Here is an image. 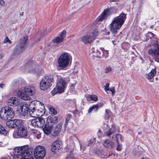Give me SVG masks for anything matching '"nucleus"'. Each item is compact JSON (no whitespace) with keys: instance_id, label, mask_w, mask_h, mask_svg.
I'll list each match as a JSON object with an SVG mask.
<instances>
[{"instance_id":"nucleus-50","label":"nucleus","mask_w":159,"mask_h":159,"mask_svg":"<svg viewBox=\"0 0 159 159\" xmlns=\"http://www.w3.org/2000/svg\"><path fill=\"white\" fill-rule=\"evenodd\" d=\"M5 86V85L4 84H0V88L2 89L4 88Z\"/></svg>"},{"instance_id":"nucleus-24","label":"nucleus","mask_w":159,"mask_h":159,"mask_svg":"<svg viewBox=\"0 0 159 159\" xmlns=\"http://www.w3.org/2000/svg\"><path fill=\"white\" fill-rule=\"evenodd\" d=\"M96 154L101 156L102 158H106L111 156V154H109V155H107L105 154L103 150H94V151Z\"/></svg>"},{"instance_id":"nucleus-17","label":"nucleus","mask_w":159,"mask_h":159,"mask_svg":"<svg viewBox=\"0 0 159 159\" xmlns=\"http://www.w3.org/2000/svg\"><path fill=\"white\" fill-rule=\"evenodd\" d=\"M7 104L9 106L13 107L17 106L20 103V100L17 98L12 97L10 98L7 101Z\"/></svg>"},{"instance_id":"nucleus-16","label":"nucleus","mask_w":159,"mask_h":159,"mask_svg":"<svg viewBox=\"0 0 159 159\" xmlns=\"http://www.w3.org/2000/svg\"><path fill=\"white\" fill-rule=\"evenodd\" d=\"M34 152L36 159H43L46 154L45 150H34Z\"/></svg>"},{"instance_id":"nucleus-29","label":"nucleus","mask_w":159,"mask_h":159,"mask_svg":"<svg viewBox=\"0 0 159 159\" xmlns=\"http://www.w3.org/2000/svg\"><path fill=\"white\" fill-rule=\"evenodd\" d=\"M61 128V125L60 124L56 125L54 129V134L55 135H57L60 133Z\"/></svg>"},{"instance_id":"nucleus-14","label":"nucleus","mask_w":159,"mask_h":159,"mask_svg":"<svg viewBox=\"0 0 159 159\" xmlns=\"http://www.w3.org/2000/svg\"><path fill=\"white\" fill-rule=\"evenodd\" d=\"M113 8L110 7L105 9L102 13L97 19L98 21H101L108 16L113 11Z\"/></svg>"},{"instance_id":"nucleus-53","label":"nucleus","mask_w":159,"mask_h":159,"mask_svg":"<svg viewBox=\"0 0 159 159\" xmlns=\"http://www.w3.org/2000/svg\"><path fill=\"white\" fill-rule=\"evenodd\" d=\"M0 4L2 5L4 4V2L3 0H0Z\"/></svg>"},{"instance_id":"nucleus-62","label":"nucleus","mask_w":159,"mask_h":159,"mask_svg":"<svg viewBox=\"0 0 159 159\" xmlns=\"http://www.w3.org/2000/svg\"><path fill=\"white\" fill-rule=\"evenodd\" d=\"M123 93H121V94H120V95L121 96H123Z\"/></svg>"},{"instance_id":"nucleus-10","label":"nucleus","mask_w":159,"mask_h":159,"mask_svg":"<svg viewBox=\"0 0 159 159\" xmlns=\"http://www.w3.org/2000/svg\"><path fill=\"white\" fill-rule=\"evenodd\" d=\"M102 129L104 135L107 137H110L115 133L116 131L119 129V127L115 124H113L109 126L107 124L105 123L103 124Z\"/></svg>"},{"instance_id":"nucleus-44","label":"nucleus","mask_w":159,"mask_h":159,"mask_svg":"<svg viewBox=\"0 0 159 159\" xmlns=\"http://www.w3.org/2000/svg\"><path fill=\"white\" fill-rule=\"evenodd\" d=\"M8 42L10 44L11 43V41L9 40L7 37L4 39L3 43H6Z\"/></svg>"},{"instance_id":"nucleus-27","label":"nucleus","mask_w":159,"mask_h":159,"mask_svg":"<svg viewBox=\"0 0 159 159\" xmlns=\"http://www.w3.org/2000/svg\"><path fill=\"white\" fill-rule=\"evenodd\" d=\"M31 134L34 136V138L39 139L40 137V132L37 130L33 129L30 131Z\"/></svg>"},{"instance_id":"nucleus-43","label":"nucleus","mask_w":159,"mask_h":159,"mask_svg":"<svg viewBox=\"0 0 159 159\" xmlns=\"http://www.w3.org/2000/svg\"><path fill=\"white\" fill-rule=\"evenodd\" d=\"M66 34V31L65 30H63L60 33V36L59 37H60L61 39H62L63 40L65 37Z\"/></svg>"},{"instance_id":"nucleus-48","label":"nucleus","mask_w":159,"mask_h":159,"mask_svg":"<svg viewBox=\"0 0 159 159\" xmlns=\"http://www.w3.org/2000/svg\"><path fill=\"white\" fill-rule=\"evenodd\" d=\"M75 83L73 84H71V86L70 87V89L72 90V91L71 92V93L73 92L74 91V86L75 85Z\"/></svg>"},{"instance_id":"nucleus-34","label":"nucleus","mask_w":159,"mask_h":159,"mask_svg":"<svg viewBox=\"0 0 159 159\" xmlns=\"http://www.w3.org/2000/svg\"><path fill=\"white\" fill-rule=\"evenodd\" d=\"M6 125L8 127L10 128H15L14 120L7 121L6 122Z\"/></svg>"},{"instance_id":"nucleus-47","label":"nucleus","mask_w":159,"mask_h":159,"mask_svg":"<svg viewBox=\"0 0 159 159\" xmlns=\"http://www.w3.org/2000/svg\"><path fill=\"white\" fill-rule=\"evenodd\" d=\"M105 72L106 73H108L111 71V67H108L105 69Z\"/></svg>"},{"instance_id":"nucleus-26","label":"nucleus","mask_w":159,"mask_h":159,"mask_svg":"<svg viewBox=\"0 0 159 159\" xmlns=\"http://www.w3.org/2000/svg\"><path fill=\"white\" fill-rule=\"evenodd\" d=\"M57 121V119L56 116H49L47 118V123L52 124H55Z\"/></svg>"},{"instance_id":"nucleus-22","label":"nucleus","mask_w":159,"mask_h":159,"mask_svg":"<svg viewBox=\"0 0 159 159\" xmlns=\"http://www.w3.org/2000/svg\"><path fill=\"white\" fill-rule=\"evenodd\" d=\"M62 143L60 141H56L51 145V149H61L62 147Z\"/></svg>"},{"instance_id":"nucleus-64","label":"nucleus","mask_w":159,"mask_h":159,"mask_svg":"<svg viewBox=\"0 0 159 159\" xmlns=\"http://www.w3.org/2000/svg\"><path fill=\"white\" fill-rule=\"evenodd\" d=\"M2 143L0 142V146L2 145L1 144H2Z\"/></svg>"},{"instance_id":"nucleus-63","label":"nucleus","mask_w":159,"mask_h":159,"mask_svg":"<svg viewBox=\"0 0 159 159\" xmlns=\"http://www.w3.org/2000/svg\"><path fill=\"white\" fill-rule=\"evenodd\" d=\"M110 34V32H108L107 33V35H109Z\"/></svg>"},{"instance_id":"nucleus-12","label":"nucleus","mask_w":159,"mask_h":159,"mask_svg":"<svg viewBox=\"0 0 159 159\" xmlns=\"http://www.w3.org/2000/svg\"><path fill=\"white\" fill-rule=\"evenodd\" d=\"M91 53L94 56L97 57H103L105 58L108 57L109 54L108 51L103 48L98 49L93 48L91 49Z\"/></svg>"},{"instance_id":"nucleus-8","label":"nucleus","mask_w":159,"mask_h":159,"mask_svg":"<svg viewBox=\"0 0 159 159\" xmlns=\"http://www.w3.org/2000/svg\"><path fill=\"white\" fill-rule=\"evenodd\" d=\"M36 102L35 101H33L31 102L30 104V106L34 105L35 104ZM32 107H30V110L29 114L31 116L33 117H38L42 116L44 113L45 111L43 108H40L38 109L36 108V107L34 106L31 108Z\"/></svg>"},{"instance_id":"nucleus-45","label":"nucleus","mask_w":159,"mask_h":159,"mask_svg":"<svg viewBox=\"0 0 159 159\" xmlns=\"http://www.w3.org/2000/svg\"><path fill=\"white\" fill-rule=\"evenodd\" d=\"M34 149H45V148L42 145H38L34 148Z\"/></svg>"},{"instance_id":"nucleus-40","label":"nucleus","mask_w":159,"mask_h":159,"mask_svg":"<svg viewBox=\"0 0 159 159\" xmlns=\"http://www.w3.org/2000/svg\"><path fill=\"white\" fill-rule=\"evenodd\" d=\"M0 134L4 135L7 134V131L1 125H0Z\"/></svg>"},{"instance_id":"nucleus-46","label":"nucleus","mask_w":159,"mask_h":159,"mask_svg":"<svg viewBox=\"0 0 159 159\" xmlns=\"http://www.w3.org/2000/svg\"><path fill=\"white\" fill-rule=\"evenodd\" d=\"M71 115L70 114H68L67 115L66 119V123H67L69 121L70 118H71Z\"/></svg>"},{"instance_id":"nucleus-35","label":"nucleus","mask_w":159,"mask_h":159,"mask_svg":"<svg viewBox=\"0 0 159 159\" xmlns=\"http://www.w3.org/2000/svg\"><path fill=\"white\" fill-rule=\"evenodd\" d=\"M112 139L116 141L117 142H119V141H122V136L120 134H117L113 135L112 136Z\"/></svg>"},{"instance_id":"nucleus-59","label":"nucleus","mask_w":159,"mask_h":159,"mask_svg":"<svg viewBox=\"0 0 159 159\" xmlns=\"http://www.w3.org/2000/svg\"><path fill=\"white\" fill-rule=\"evenodd\" d=\"M132 2L133 3L135 2V0H132Z\"/></svg>"},{"instance_id":"nucleus-56","label":"nucleus","mask_w":159,"mask_h":159,"mask_svg":"<svg viewBox=\"0 0 159 159\" xmlns=\"http://www.w3.org/2000/svg\"><path fill=\"white\" fill-rule=\"evenodd\" d=\"M39 103L40 104L41 106H43V108H44V107L43 106V103L40 102Z\"/></svg>"},{"instance_id":"nucleus-60","label":"nucleus","mask_w":159,"mask_h":159,"mask_svg":"<svg viewBox=\"0 0 159 159\" xmlns=\"http://www.w3.org/2000/svg\"><path fill=\"white\" fill-rule=\"evenodd\" d=\"M140 148H141V147H140V146H139L138 147V149H140Z\"/></svg>"},{"instance_id":"nucleus-25","label":"nucleus","mask_w":159,"mask_h":159,"mask_svg":"<svg viewBox=\"0 0 159 159\" xmlns=\"http://www.w3.org/2000/svg\"><path fill=\"white\" fill-rule=\"evenodd\" d=\"M112 114L111 111L108 109L105 110V113L104 115V118L106 120H109L111 119Z\"/></svg>"},{"instance_id":"nucleus-28","label":"nucleus","mask_w":159,"mask_h":159,"mask_svg":"<svg viewBox=\"0 0 159 159\" xmlns=\"http://www.w3.org/2000/svg\"><path fill=\"white\" fill-rule=\"evenodd\" d=\"M103 145L106 148H111L113 145V143L112 142L108 140H106L104 142Z\"/></svg>"},{"instance_id":"nucleus-7","label":"nucleus","mask_w":159,"mask_h":159,"mask_svg":"<svg viewBox=\"0 0 159 159\" xmlns=\"http://www.w3.org/2000/svg\"><path fill=\"white\" fill-rule=\"evenodd\" d=\"M14 116L13 109L8 106L2 108L0 111V118L5 120H10Z\"/></svg>"},{"instance_id":"nucleus-23","label":"nucleus","mask_w":159,"mask_h":159,"mask_svg":"<svg viewBox=\"0 0 159 159\" xmlns=\"http://www.w3.org/2000/svg\"><path fill=\"white\" fill-rule=\"evenodd\" d=\"M30 150H14L13 151L14 154L16 156H21L23 158V155L27 152H29Z\"/></svg>"},{"instance_id":"nucleus-18","label":"nucleus","mask_w":159,"mask_h":159,"mask_svg":"<svg viewBox=\"0 0 159 159\" xmlns=\"http://www.w3.org/2000/svg\"><path fill=\"white\" fill-rule=\"evenodd\" d=\"M26 67L28 69L30 72L38 74L37 71L36 65L31 61H29L27 64Z\"/></svg>"},{"instance_id":"nucleus-30","label":"nucleus","mask_w":159,"mask_h":159,"mask_svg":"<svg viewBox=\"0 0 159 159\" xmlns=\"http://www.w3.org/2000/svg\"><path fill=\"white\" fill-rule=\"evenodd\" d=\"M80 145L81 148H91V147L93 145V143L92 140H90L87 142L84 147L83 146L82 144H80Z\"/></svg>"},{"instance_id":"nucleus-9","label":"nucleus","mask_w":159,"mask_h":159,"mask_svg":"<svg viewBox=\"0 0 159 159\" xmlns=\"http://www.w3.org/2000/svg\"><path fill=\"white\" fill-rule=\"evenodd\" d=\"M54 82L53 76L52 75H48L44 76L40 82V87L41 90H45L49 88Z\"/></svg>"},{"instance_id":"nucleus-3","label":"nucleus","mask_w":159,"mask_h":159,"mask_svg":"<svg viewBox=\"0 0 159 159\" xmlns=\"http://www.w3.org/2000/svg\"><path fill=\"white\" fill-rule=\"evenodd\" d=\"M150 46L152 48L148 49V54L152 57L156 61L159 63V40L153 38Z\"/></svg>"},{"instance_id":"nucleus-55","label":"nucleus","mask_w":159,"mask_h":159,"mask_svg":"<svg viewBox=\"0 0 159 159\" xmlns=\"http://www.w3.org/2000/svg\"><path fill=\"white\" fill-rule=\"evenodd\" d=\"M139 151H138V153L135 154V156H139L140 155V153L139 152Z\"/></svg>"},{"instance_id":"nucleus-37","label":"nucleus","mask_w":159,"mask_h":159,"mask_svg":"<svg viewBox=\"0 0 159 159\" xmlns=\"http://www.w3.org/2000/svg\"><path fill=\"white\" fill-rule=\"evenodd\" d=\"M98 105H94L92 107H90L88 110V112L90 113L92 111L95 112L98 111Z\"/></svg>"},{"instance_id":"nucleus-49","label":"nucleus","mask_w":159,"mask_h":159,"mask_svg":"<svg viewBox=\"0 0 159 159\" xmlns=\"http://www.w3.org/2000/svg\"><path fill=\"white\" fill-rule=\"evenodd\" d=\"M118 145L116 148V149H121L122 147H121V145L117 142Z\"/></svg>"},{"instance_id":"nucleus-19","label":"nucleus","mask_w":159,"mask_h":159,"mask_svg":"<svg viewBox=\"0 0 159 159\" xmlns=\"http://www.w3.org/2000/svg\"><path fill=\"white\" fill-rule=\"evenodd\" d=\"M156 68L155 67L154 69H152L149 73L146 75V78L150 82H153L154 80L153 77L156 75Z\"/></svg>"},{"instance_id":"nucleus-54","label":"nucleus","mask_w":159,"mask_h":159,"mask_svg":"<svg viewBox=\"0 0 159 159\" xmlns=\"http://www.w3.org/2000/svg\"><path fill=\"white\" fill-rule=\"evenodd\" d=\"M109 2H116L118 1V0H109Z\"/></svg>"},{"instance_id":"nucleus-38","label":"nucleus","mask_w":159,"mask_h":159,"mask_svg":"<svg viewBox=\"0 0 159 159\" xmlns=\"http://www.w3.org/2000/svg\"><path fill=\"white\" fill-rule=\"evenodd\" d=\"M62 39H61L59 37H57L55 38L53 40V41L54 43H59L63 41Z\"/></svg>"},{"instance_id":"nucleus-20","label":"nucleus","mask_w":159,"mask_h":159,"mask_svg":"<svg viewBox=\"0 0 159 159\" xmlns=\"http://www.w3.org/2000/svg\"><path fill=\"white\" fill-rule=\"evenodd\" d=\"M53 128L52 124L46 123L43 128V131L45 134L48 135L51 132Z\"/></svg>"},{"instance_id":"nucleus-39","label":"nucleus","mask_w":159,"mask_h":159,"mask_svg":"<svg viewBox=\"0 0 159 159\" xmlns=\"http://www.w3.org/2000/svg\"><path fill=\"white\" fill-rule=\"evenodd\" d=\"M49 113L53 115H55L57 113V111L52 107H50L49 108Z\"/></svg>"},{"instance_id":"nucleus-36","label":"nucleus","mask_w":159,"mask_h":159,"mask_svg":"<svg viewBox=\"0 0 159 159\" xmlns=\"http://www.w3.org/2000/svg\"><path fill=\"white\" fill-rule=\"evenodd\" d=\"M34 148L32 147H30L28 145H25L22 146L16 147L14 149H33Z\"/></svg>"},{"instance_id":"nucleus-4","label":"nucleus","mask_w":159,"mask_h":159,"mask_svg":"<svg viewBox=\"0 0 159 159\" xmlns=\"http://www.w3.org/2000/svg\"><path fill=\"white\" fill-rule=\"evenodd\" d=\"M57 80L56 87L51 91V93L53 96L64 92L66 86V83L65 80L60 75H57Z\"/></svg>"},{"instance_id":"nucleus-21","label":"nucleus","mask_w":159,"mask_h":159,"mask_svg":"<svg viewBox=\"0 0 159 159\" xmlns=\"http://www.w3.org/2000/svg\"><path fill=\"white\" fill-rule=\"evenodd\" d=\"M104 90L108 94H111L112 96H114L115 93V89L114 87H112L109 89V83H107L104 86Z\"/></svg>"},{"instance_id":"nucleus-5","label":"nucleus","mask_w":159,"mask_h":159,"mask_svg":"<svg viewBox=\"0 0 159 159\" xmlns=\"http://www.w3.org/2000/svg\"><path fill=\"white\" fill-rule=\"evenodd\" d=\"M72 57L68 53H62L58 59V63L59 67L65 68L67 67L71 61Z\"/></svg>"},{"instance_id":"nucleus-41","label":"nucleus","mask_w":159,"mask_h":159,"mask_svg":"<svg viewBox=\"0 0 159 159\" xmlns=\"http://www.w3.org/2000/svg\"><path fill=\"white\" fill-rule=\"evenodd\" d=\"M37 118L34 119L32 120L31 123L32 125L35 127H37Z\"/></svg>"},{"instance_id":"nucleus-57","label":"nucleus","mask_w":159,"mask_h":159,"mask_svg":"<svg viewBox=\"0 0 159 159\" xmlns=\"http://www.w3.org/2000/svg\"><path fill=\"white\" fill-rule=\"evenodd\" d=\"M55 150V149H54V150H53L52 151H52L53 152L55 153H56V150Z\"/></svg>"},{"instance_id":"nucleus-51","label":"nucleus","mask_w":159,"mask_h":159,"mask_svg":"<svg viewBox=\"0 0 159 159\" xmlns=\"http://www.w3.org/2000/svg\"><path fill=\"white\" fill-rule=\"evenodd\" d=\"M69 156H67V159H73L72 157V155L70 154V157H69Z\"/></svg>"},{"instance_id":"nucleus-33","label":"nucleus","mask_w":159,"mask_h":159,"mask_svg":"<svg viewBox=\"0 0 159 159\" xmlns=\"http://www.w3.org/2000/svg\"><path fill=\"white\" fill-rule=\"evenodd\" d=\"M15 125V127H20L23 125L21 120L20 119H14Z\"/></svg>"},{"instance_id":"nucleus-61","label":"nucleus","mask_w":159,"mask_h":159,"mask_svg":"<svg viewBox=\"0 0 159 159\" xmlns=\"http://www.w3.org/2000/svg\"><path fill=\"white\" fill-rule=\"evenodd\" d=\"M1 159H7L6 157H3V158H2Z\"/></svg>"},{"instance_id":"nucleus-11","label":"nucleus","mask_w":159,"mask_h":159,"mask_svg":"<svg viewBox=\"0 0 159 159\" xmlns=\"http://www.w3.org/2000/svg\"><path fill=\"white\" fill-rule=\"evenodd\" d=\"M28 37L25 36L20 39L19 43L13 49V54L16 55L21 53L25 49L27 42Z\"/></svg>"},{"instance_id":"nucleus-15","label":"nucleus","mask_w":159,"mask_h":159,"mask_svg":"<svg viewBox=\"0 0 159 159\" xmlns=\"http://www.w3.org/2000/svg\"><path fill=\"white\" fill-rule=\"evenodd\" d=\"M28 111L29 105L26 103H24L21 105L19 111L21 116H25L28 113Z\"/></svg>"},{"instance_id":"nucleus-6","label":"nucleus","mask_w":159,"mask_h":159,"mask_svg":"<svg viewBox=\"0 0 159 159\" xmlns=\"http://www.w3.org/2000/svg\"><path fill=\"white\" fill-rule=\"evenodd\" d=\"M98 34L97 30L96 28H93L86 35L81 38L80 40L84 44L91 43L94 40Z\"/></svg>"},{"instance_id":"nucleus-13","label":"nucleus","mask_w":159,"mask_h":159,"mask_svg":"<svg viewBox=\"0 0 159 159\" xmlns=\"http://www.w3.org/2000/svg\"><path fill=\"white\" fill-rule=\"evenodd\" d=\"M28 132L27 128L23 125L17 128L13 133V137L15 139L19 137L25 138L28 136Z\"/></svg>"},{"instance_id":"nucleus-2","label":"nucleus","mask_w":159,"mask_h":159,"mask_svg":"<svg viewBox=\"0 0 159 159\" xmlns=\"http://www.w3.org/2000/svg\"><path fill=\"white\" fill-rule=\"evenodd\" d=\"M35 93V87L32 85H28L21 87L18 91L17 95L22 99L30 100L31 99L30 96L34 95Z\"/></svg>"},{"instance_id":"nucleus-58","label":"nucleus","mask_w":159,"mask_h":159,"mask_svg":"<svg viewBox=\"0 0 159 159\" xmlns=\"http://www.w3.org/2000/svg\"><path fill=\"white\" fill-rule=\"evenodd\" d=\"M2 54H0V59H2Z\"/></svg>"},{"instance_id":"nucleus-1","label":"nucleus","mask_w":159,"mask_h":159,"mask_svg":"<svg viewBox=\"0 0 159 159\" xmlns=\"http://www.w3.org/2000/svg\"><path fill=\"white\" fill-rule=\"evenodd\" d=\"M126 14L123 12L114 18L109 25V27L114 38L116 40L118 36V31L121 28L126 19Z\"/></svg>"},{"instance_id":"nucleus-42","label":"nucleus","mask_w":159,"mask_h":159,"mask_svg":"<svg viewBox=\"0 0 159 159\" xmlns=\"http://www.w3.org/2000/svg\"><path fill=\"white\" fill-rule=\"evenodd\" d=\"M154 36V34L152 32H149L146 35L147 40L149 39H151Z\"/></svg>"},{"instance_id":"nucleus-32","label":"nucleus","mask_w":159,"mask_h":159,"mask_svg":"<svg viewBox=\"0 0 159 159\" xmlns=\"http://www.w3.org/2000/svg\"><path fill=\"white\" fill-rule=\"evenodd\" d=\"M38 120L37 122V127L41 128L43 126L45 123V121L43 118H37Z\"/></svg>"},{"instance_id":"nucleus-31","label":"nucleus","mask_w":159,"mask_h":159,"mask_svg":"<svg viewBox=\"0 0 159 159\" xmlns=\"http://www.w3.org/2000/svg\"><path fill=\"white\" fill-rule=\"evenodd\" d=\"M86 98L87 101H89L93 100L96 102L98 100L97 97L95 95H89L86 97Z\"/></svg>"},{"instance_id":"nucleus-52","label":"nucleus","mask_w":159,"mask_h":159,"mask_svg":"<svg viewBox=\"0 0 159 159\" xmlns=\"http://www.w3.org/2000/svg\"><path fill=\"white\" fill-rule=\"evenodd\" d=\"M112 42L113 44H114V45H116V44L118 41L116 40V41L114 40H112Z\"/></svg>"}]
</instances>
